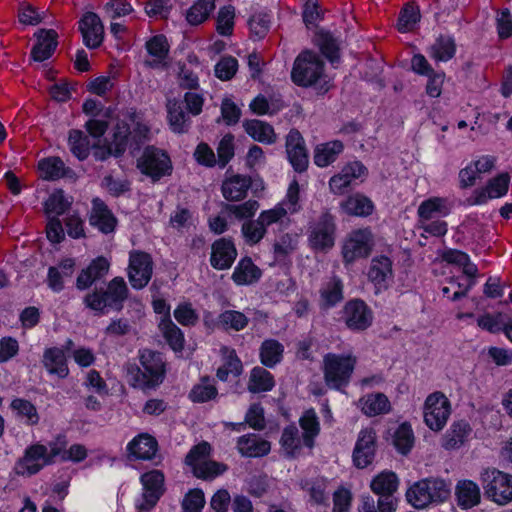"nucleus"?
<instances>
[{"label":"nucleus","instance_id":"1","mask_svg":"<svg viewBox=\"0 0 512 512\" xmlns=\"http://www.w3.org/2000/svg\"><path fill=\"white\" fill-rule=\"evenodd\" d=\"M129 289L123 277L110 280L106 287L94 288L85 294L83 304L95 315H105L109 311L120 312L128 299Z\"/></svg>","mask_w":512,"mask_h":512},{"label":"nucleus","instance_id":"2","mask_svg":"<svg viewBox=\"0 0 512 512\" xmlns=\"http://www.w3.org/2000/svg\"><path fill=\"white\" fill-rule=\"evenodd\" d=\"M299 424L303 430L302 438L295 425L285 427L280 438L281 449L288 459H295L300 455L302 442L304 446L312 449L319 432L318 417L314 409L306 410L300 417Z\"/></svg>","mask_w":512,"mask_h":512},{"label":"nucleus","instance_id":"3","mask_svg":"<svg viewBox=\"0 0 512 512\" xmlns=\"http://www.w3.org/2000/svg\"><path fill=\"white\" fill-rule=\"evenodd\" d=\"M140 363L142 368L136 364H128L126 367L130 385L142 390L154 389L159 386L165 376L161 354L145 350L140 356Z\"/></svg>","mask_w":512,"mask_h":512},{"label":"nucleus","instance_id":"4","mask_svg":"<svg viewBox=\"0 0 512 512\" xmlns=\"http://www.w3.org/2000/svg\"><path fill=\"white\" fill-rule=\"evenodd\" d=\"M450 495L451 483L436 477L421 479L406 492L407 501L417 509L443 503L449 499Z\"/></svg>","mask_w":512,"mask_h":512},{"label":"nucleus","instance_id":"5","mask_svg":"<svg viewBox=\"0 0 512 512\" xmlns=\"http://www.w3.org/2000/svg\"><path fill=\"white\" fill-rule=\"evenodd\" d=\"M356 357L352 355H336L328 353L324 357V378L328 387L341 389L346 387L356 365Z\"/></svg>","mask_w":512,"mask_h":512},{"label":"nucleus","instance_id":"6","mask_svg":"<svg viewBox=\"0 0 512 512\" xmlns=\"http://www.w3.org/2000/svg\"><path fill=\"white\" fill-rule=\"evenodd\" d=\"M485 496L499 505L512 501V476L497 469H487L481 474Z\"/></svg>","mask_w":512,"mask_h":512},{"label":"nucleus","instance_id":"7","mask_svg":"<svg viewBox=\"0 0 512 512\" xmlns=\"http://www.w3.org/2000/svg\"><path fill=\"white\" fill-rule=\"evenodd\" d=\"M320 78V55L311 51H302L295 59L291 71L292 81L303 87L312 86Z\"/></svg>","mask_w":512,"mask_h":512},{"label":"nucleus","instance_id":"8","mask_svg":"<svg viewBox=\"0 0 512 512\" xmlns=\"http://www.w3.org/2000/svg\"><path fill=\"white\" fill-rule=\"evenodd\" d=\"M153 274V260L150 254L133 250L129 254L128 280L133 289L141 290L148 285Z\"/></svg>","mask_w":512,"mask_h":512},{"label":"nucleus","instance_id":"9","mask_svg":"<svg viewBox=\"0 0 512 512\" xmlns=\"http://www.w3.org/2000/svg\"><path fill=\"white\" fill-rule=\"evenodd\" d=\"M373 234L369 228L357 229L350 232L342 247L343 259L352 263L360 258H367L373 249Z\"/></svg>","mask_w":512,"mask_h":512},{"label":"nucleus","instance_id":"10","mask_svg":"<svg viewBox=\"0 0 512 512\" xmlns=\"http://www.w3.org/2000/svg\"><path fill=\"white\" fill-rule=\"evenodd\" d=\"M47 446L35 443L28 446L21 458L15 464V472L21 476H32L40 472L45 466L51 465Z\"/></svg>","mask_w":512,"mask_h":512},{"label":"nucleus","instance_id":"11","mask_svg":"<svg viewBox=\"0 0 512 512\" xmlns=\"http://www.w3.org/2000/svg\"><path fill=\"white\" fill-rule=\"evenodd\" d=\"M138 167L142 173L151 177L154 181L159 180L171 173V160L167 153L154 146H147L143 155L138 160Z\"/></svg>","mask_w":512,"mask_h":512},{"label":"nucleus","instance_id":"12","mask_svg":"<svg viewBox=\"0 0 512 512\" xmlns=\"http://www.w3.org/2000/svg\"><path fill=\"white\" fill-rule=\"evenodd\" d=\"M451 413V405L448 398L441 392L430 394L424 406V421L434 431L441 430Z\"/></svg>","mask_w":512,"mask_h":512},{"label":"nucleus","instance_id":"13","mask_svg":"<svg viewBox=\"0 0 512 512\" xmlns=\"http://www.w3.org/2000/svg\"><path fill=\"white\" fill-rule=\"evenodd\" d=\"M341 40L329 31H322V94L334 87V75L326 73L324 59L337 69L341 63Z\"/></svg>","mask_w":512,"mask_h":512},{"label":"nucleus","instance_id":"14","mask_svg":"<svg viewBox=\"0 0 512 512\" xmlns=\"http://www.w3.org/2000/svg\"><path fill=\"white\" fill-rule=\"evenodd\" d=\"M143 485L142 501L136 504L139 512L152 509L163 495L164 474L160 470H152L141 475Z\"/></svg>","mask_w":512,"mask_h":512},{"label":"nucleus","instance_id":"15","mask_svg":"<svg viewBox=\"0 0 512 512\" xmlns=\"http://www.w3.org/2000/svg\"><path fill=\"white\" fill-rule=\"evenodd\" d=\"M376 450V431L372 427L361 429L352 453L354 465L359 469L368 467L374 461Z\"/></svg>","mask_w":512,"mask_h":512},{"label":"nucleus","instance_id":"16","mask_svg":"<svg viewBox=\"0 0 512 512\" xmlns=\"http://www.w3.org/2000/svg\"><path fill=\"white\" fill-rule=\"evenodd\" d=\"M509 183V174L501 173L490 179L484 188L476 189L473 195L467 199V203L469 205H481L486 203L488 199L500 198L507 194Z\"/></svg>","mask_w":512,"mask_h":512},{"label":"nucleus","instance_id":"17","mask_svg":"<svg viewBox=\"0 0 512 512\" xmlns=\"http://www.w3.org/2000/svg\"><path fill=\"white\" fill-rule=\"evenodd\" d=\"M79 30L86 47L95 49L102 44L104 26L100 17L94 12L85 13L79 21Z\"/></svg>","mask_w":512,"mask_h":512},{"label":"nucleus","instance_id":"18","mask_svg":"<svg viewBox=\"0 0 512 512\" xmlns=\"http://www.w3.org/2000/svg\"><path fill=\"white\" fill-rule=\"evenodd\" d=\"M286 153L289 162L297 172H303L308 166V154L300 132L292 129L286 137Z\"/></svg>","mask_w":512,"mask_h":512},{"label":"nucleus","instance_id":"19","mask_svg":"<svg viewBox=\"0 0 512 512\" xmlns=\"http://www.w3.org/2000/svg\"><path fill=\"white\" fill-rule=\"evenodd\" d=\"M346 325L352 330H365L372 323V312L361 300L349 301L344 307Z\"/></svg>","mask_w":512,"mask_h":512},{"label":"nucleus","instance_id":"20","mask_svg":"<svg viewBox=\"0 0 512 512\" xmlns=\"http://www.w3.org/2000/svg\"><path fill=\"white\" fill-rule=\"evenodd\" d=\"M210 264L217 270H225L232 266L237 257V250L232 240L220 238L211 247Z\"/></svg>","mask_w":512,"mask_h":512},{"label":"nucleus","instance_id":"21","mask_svg":"<svg viewBox=\"0 0 512 512\" xmlns=\"http://www.w3.org/2000/svg\"><path fill=\"white\" fill-rule=\"evenodd\" d=\"M367 174V168L360 162L354 161L345 165L341 172L330 179L331 190L336 194L345 193L351 182Z\"/></svg>","mask_w":512,"mask_h":512},{"label":"nucleus","instance_id":"22","mask_svg":"<svg viewBox=\"0 0 512 512\" xmlns=\"http://www.w3.org/2000/svg\"><path fill=\"white\" fill-rule=\"evenodd\" d=\"M109 268L110 263L105 257H97L80 272L76 279V288L81 291L90 288L108 274Z\"/></svg>","mask_w":512,"mask_h":512},{"label":"nucleus","instance_id":"23","mask_svg":"<svg viewBox=\"0 0 512 512\" xmlns=\"http://www.w3.org/2000/svg\"><path fill=\"white\" fill-rule=\"evenodd\" d=\"M89 223L102 233L108 234L114 231L117 220L107 205L101 199L95 198L92 201Z\"/></svg>","mask_w":512,"mask_h":512},{"label":"nucleus","instance_id":"24","mask_svg":"<svg viewBox=\"0 0 512 512\" xmlns=\"http://www.w3.org/2000/svg\"><path fill=\"white\" fill-rule=\"evenodd\" d=\"M35 36L37 41L31 50V58L36 62H43L49 59L56 50L58 35L53 29H41Z\"/></svg>","mask_w":512,"mask_h":512},{"label":"nucleus","instance_id":"25","mask_svg":"<svg viewBox=\"0 0 512 512\" xmlns=\"http://www.w3.org/2000/svg\"><path fill=\"white\" fill-rule=\"evenodd\" d=\"M42 364L51 375L63 379L69 374L67 359L64 349L59 347H51L44 350Z\"/></svg>","mask_w":512,"mask_h":512},{"label":"nucleus","instance_id":"26","mask_svg":"<svg viewBox=\"0 0 512 512\" xmlns=\"http://www.w3.org/2000/svg\"><path fill=\"white\" fill-rule=\"evenodd\" d=\"M457 504L462 509H470L477 506L481 500L479 486L471 480H460L455 486Z\"/></svg>","mask_w":512,"mask_h":512},{"label":"nucleus","instance_id":"27","mask_svg":"<svg viewBox=\"0 0 512 512\" xmlns=\"http://www.w3.org/2000/svg\"><path fill=\"white\" fill-rule=\"evenodd\" d=\"M166 107L170 129L177 134L188 132L191 121L189 115L184 111L182 102L177 99H169Z\"/></svg>","mask_w":512,"mask_h":512},{"label":"nucleus","instance_id":"28","mask_svg":"<svg viewBox=\"0 0 512 512\" xmlns=\"http://www.w3.org/2000/svg\"><path fill=\"white\" fill-rule=\"evenodd\" d=\"M237 449L245 457H261L270 452V443L256 434H247L238 438Z\"/></svg>","mask_w":512,"mask_h":512},{"label":"nucleus","instance_id":"29","mask_svg":"<svg viewBox=\"0 0 512 512\" xmlns=\"http://www.w3.org/2000/svg\"><path fill=\"white\" fill-rule=\"evenodd\" d=\"M158 449V443L154 437L149 434H140L129 442L127 450L135 459H152Z\"/></svg>","mask_w":512,"mask_h":512},{"label":"nucleus","instance_id":"30","mask_svg":"<svg viewBox=\"0 0 512 512\" xmlns=\"http://www.w3.org/2000/svg\"><path fill=\"white\" fill-rule=\"evenodd\" d=\"M251 186V178L243 175H234L223 181L222 194L228 201H240L246 197Z\"/></svg>","mask_w":512,"mask_h":512},{"label":"nucleus","instance_id":"31","mask_svg":"<svg viewBox=\"0 0 512 512\" xmlns=\"http://www.w3.org/2000/svg\"><path fill=\"white\" fill-rule=\"evenodd\" d=\"M261 275V270L253 263L252 259L244 257L236 265L232 280L237 285H250L257 282Z\"/></svg>","mask_w":512,"mask_h":512},{"label":"nucleus","instance_id":"32","mask_svg":"<svg viewBox=\"0 0 512 512\" xmlns=\"http://www.w3.org/2000/svg\"><path fill=\"white\" fill-rule=\"evenodd\" d=\"M470 433L471 427L469 423L464 420L454 422L443 437V448L446 450L460 448L466 442Z\"/></svg>","mask_w":512,"mask_h":512},{"label":"nucleus","instance_id":"33","mask_svg":"<svg viewBox=\"0 0 512 512\" xmlns=\"http://www.w3.org/2000/svg\"><path fill=\"white\" fill-rule=\"evenodd\" d=\"M303 22L309 31H312L314 37L312 39L315 46L320 47V32H319V0H306L303 5L302 12Z\"/></svg>","mask_w":512,"mask_h":512},{"label":"nucleus","instance_id":"34","mask_svg":"<svg viewBox=\"0 0 512 512\" xmlns=\"http://www.w3.org/2000/svg\"><path fill=\"white\" fill-rule=\"evenodd\" d=\"M398 486L399 479L392 471H382L370 483V489L378 496L394 495Z\"/></svg>","mask_w":512,"mask_h":512},{"label":"nucleus","instance_id":"35","mask_svg":"<svg viewBox=\"0 0 512 512\" xmlns=\"http://www.w3.org/2000/svg\"><path fill=\"white\" fill-rule=\"evenodd\" d=\"M275 385L273 375L263 367H254L249 376L248 391L251 393L268 392Z\"/></svg>","mask_w":512,"mask_h":512},{"label":"nucleus","instance_id":"36","mask_svg":"<svg viewBox=\"0 0 512 512\" xmlns=\"http://www.w3.org/2000/svg\"><path fill=\"white\" fill-rule=\"evenodd\" d=\"M341 208L348 215L365 217L372 213L374 205L367 196L357 193L343 201Z\"/></svg>","mask_w":512,"mask_h":512},{"label":"nucleus","instance_id":"37","mask_svg":"<svg viewBox=\"0 0 512 512\" xmlns=\"http://www.w3.org/2000/svg\"><path fill=\"white\" fill-rule=\"evenodd\" d=\"M284 346L275 339H267L262 342L259 350L261 363L273 368L281 362L283 358Z\"/></svg>","mask_w":512,"mask_h":512},{"label":"nucleus","instance_id":"38","mask_svg":"<svg viewBox=\"0 0 512 512\" xmlns=\"http://www.w3.org/2000/svg\"><path fill=\"white\" fill-rule=\"evenodd\" d=\"M38 168L42 178L49 181L65 177L71 172L69 168L65 167L64 162L59 157H48L40 160Z\"/></svg>","mask_w":512,"mask_h":512},{"label":"nucleus","instance_id":"39","mask_svg":"<svg viewBox=\"0 0 512 512\" xmlns=\"http://www.w3.org/2000/svg\"><path fill=\"white\" fill-rule=\"evenodd\" d=\"M456 44L448 35H440L430 46L429 55L436 61L446 62L454 57Z\"/></svg>","mask_w":512,"mask_h":512},{"label":"nucleus","instance_id":"40","mask_svg":"<svg viewBox=\"0 0 512 512\" xmlns=\"http://www.w3.org/2000/svg\"><path fill=\"white\" fill-rule=\"evenodd\" d=\"M243 126L246 133L254 140L268 144L275 142L276 135L271 125L263 121L253 119L245 121Z\"/></svg>","mask_w":512,"mask_h":512},{"label":"nucleus","instance_id":"41","mask_svg":"<svg viewBox=\"0 0 512 512\" xmlns=\"http://www.w3.org/2000/svg\"><path fill=\"white\" fill-rule=\"evenodd\" d=\"M215 9V0H197L186 12V20L197 26L206 21Z\"/></svg>","mask_w":512,"mask_h":512},{"label":"nucleus","instance_id":"42","mask_svg":"<svg viewBox=\"0 0 512 512\" xmlns=\"http://www.w3.org/2000/svg\"><path fill=\"white\" fill-rule=\"evenodd\" d=\"M449 212L446 200L438 197L425 200L418 207V215L424 220H430L437 215L446 216Z\"/></svg>","mask_w":512,"mask_h":512},{"label":"nucleus","instance_id":"43","mask_svg":"<svg viewBox=\"0 0 512 512\" xmlns=\"http://www.w3.org/2000/svg\"><path fill=\"white\" fill-rule=\"evenodd\" d=\"M68 142L70 151L79 160L83 161L89 156L92 145L90 144L89 137L83 131L71 130L69 132Z\"/></svg>","mask_w":512,"mask_h":512},{"label":"nucleus","instance_id":"44","mask_svg":"<svg viewBox=\"0 0 512 512\" xmlns=\"http://www.w3.org/2000/svg\"><path fill=\"white\" fill-rule=\"evenodd\" d=\"M361 401L362 411L367 416H376L390 411V402L383 393L370 394Z\"/></svg>","mask_w":512,"mask_h":512},{"label":"nucleus","instance_id":"45","mask_svg":"<svg viewBox=\"0 0 512 512\" xmlns=\"http://www.w3.org/2000/svg\"><path fill=\"white\" fill-rule=\"evenodd\" d=\"M392 443L399 453L407 455L414 445V434L411 426L407 423L399 425L393 433Z\"/></svg>","mask_w":512,"mask_h":512},{"label":"nucleus","instance_id":"46","mask_svg":"<svg viewBox=\"0 0 512 512\" xmlns=\"http://www.w3.org/2000/svg\"><path fill=\"white\" fill-rule=\"evenodd\" d=\"M130 134V128L126 123H118L115 126L112 140L108 143L113 149L115 157L122 156L127 147L130 148Z\"/></svg>","mask_w":512,"mask_h":512},{"label":"nucleus","instance_id":"47","mask_svg":"<svg viewBox=\"0 0 512 512\" xmlns=\"http://www.w3.org/2000/svg\"><path fill=\"white\" fill-rule=\"evenodd\" d=\"M146 48L148 53L156 58L152 62H146L152 68L158 67V65L167 57L169 52V45L164 35L152 37L146 43Z\"/></svg>","mask_w":512,"mask_h":512},{"label":"nucleus","instance_id":"48","mask_svg":"<svg viewBox=\"0 0 512 512\" xmlns=\"http://www.w3.org/2000/svg\"><path fill=\"white\" fill-rule=\"evenodd\" d=\"M163 336L174 351H182L184 347V335L170 318L163 320L159 325Z\"/></svg>","mask_w":512,"mask_h":512},{"label":"nucleus","instance_id":"49","mask_svg":"<svg viewBox=\"0 0 512 512\" xmlns=\"http://www.w3.org/2000/svg\"><path fill=\"white\" fill-rule=\"evenodd\" d=\"M420 18L419 7L414 2H409L400 11L397 28L400 32L410 31Z\"/></svg>","mask_w":512,"mask_h":512},{"label":"nucleus","instance_id":"50","mask_svg":"<svg viewBox=\"0 0 512 512\" xmlns=\"http://www.w3.org/2000/svg\"><path fill=\"white\" fill-rule=\"evenodd\" d=\"M70 206L71 201L65 197L61 189L54 191L44 203L45 213L48 217H52V214H55L56 217L63 215Z\"/></svg>","mask_w":512,"mask_h":512},{"label":"nucleus","instance_id":"51","mask_svg":"<svg viewBox=\"0 0 512 512\" xmlns=\"http://www.w3.org/2000/svg\"><path fill=\"white\" fill-rule=\"evenodd\" d=\"M392 275V262L386 256L376 257L371 262L368 276L374 283H383Z\"/></svg>","mask_w":512,"mask_h":512},{"label":"nucleus","instance_id":"52","mask_svg":"<svg viewBox=\"0 0 512 512\" xmlns=\"http://www.w3.org/2000/svg\"><path fill=\"white\" fill-rule=\"evenodd\" d=\"M344 299L343 295V284L339 278H332L327 283L326 288L322 291V309L330 308L338 303H341Z\"/></svg>","mask_w":512,"mask_h":512},{"label":"nucleus","instance_id":"53","mask_svg":"<svg viewBox=\"0 0 512 512\" xmlns=\"http://www.w3.org/2000/svg\"><path fill=\"white\" fill-rule=\"evenodd\" d=\"M217 388L210 383L208 377H203L201 382L194 385L189 393V398L194 403H204L216 398Z\"/></svg>","mask_w":512,"mask_h":512},{"label":"nucleus","instance_id":"54","mask_svg":"<svg viewBox=\"0 0 512 512\" xmlns=\"http://www.w3.org/2000/svg\"><path fill=\"white\" fill-rule=\"evenodd\" d=\"M10 407L18 416L25 418L28 425H37L40 417L34 404L22 398L12 400Z\"/></svg>","mask_w":512,"mask_h":512},{"label":"nucleus","instance_id":"55","mask_svg":"<svg viewBox=\"0 0 512 512\" xmlns=\"http://www.w3.org/2000/svg\"><path fill=\"white\" fill-rule=\"evenodd\" d=\"M235 8L232 5L219 9L216 18V30L222 36H230L233 33Z\"/></svg>","mask_w":512,"mask_h":512},{"label":"nucleus","instance_id":"56","mask_svg":"<svg viewBox=\"0 0 512 512\" xmlns=\"http://www.w3.org/2000/svg\"><path fill=\"white\" fill-rule=\"evenodd\" d=\"M219 323L225 329L241 331L248 325L249 319L240 311L226 310L219 315Z\"/></svg>","mask_w":512,"mask_h":512},{"label":"nucleus","instance_id":"57","mask_svg":"<svg viewBox=\"0 0 512 512\" xmlns=\"http://www.w3.org/2000/svg\"><path fill=\"white\" fill-rule=\"evenodd\" d=\"M241 232L245 241L254 245L260 242L266 233V227L258 217L256 220H249L242 224Z\"/></svg>","mask_w":512,"mask_h":512},{"label":"nucleus","instance_id":"58","mask_svg":"<svg viewBox=\"0 0 512 512\" xmlns=\"http://www.w3.org/2000/svg\"><path fill=\"white\" fill-rule=\"evenodd\" d=\"M193 473L197 478L212 479L221 475L226 470V465L215 461H202L195 465Z\"/></svg>","mask_w":512,"mask_h":512},{"label":"nucleus","instance_id":"59","mask_svg":"<svg viewBox=\"0 0 512 512\" xmlns=\"http://www.w3.org/2000/svg\"><path fill=\"white\" fill-rule=\"evenodd\" d=\"M234 157V136L226 134L217 146V165L224 168Z\"/></svg>","mask_w":512,"mask_h":512},{"label":"nucleus","instance_id":"60","mask_svg":"<svg viewBox=\"0 0 512 512\" xmlns=\"http://www.w3.org/2000/svg\"><path fill=\"white\" fill-rule=\"evenodd\" d=\"M225 210L233 214L237 219L251 218L259 208V203L256 200H248L242 204H225Z\"/></svg>","mask_w":512,"mask_h":512},{"label":"nucleus","instance_id":"61","mask_svg":"<svg viewBox=\"0 0 512 512\" xmlns=\"http://www.w3.org/2000/svg\"><path fill=\"white\" fill-rule=\"evenodd\" d=\"M205 505L204 493L200 489L190 490L182 501V512H201Z\"/></svg>","mask_w":512,"mask_h":512},{"label":"nucleus","instance_id":"62","mask_svg":"<svg viewBox=\"0 0 512 512\" xmlns=\"http://www.w3.org/2000/svg\"><path fill=\"white\" fill-rule=\"evenodd\" d=\"M238 69V61L232 56L223 57L215 65V75L223 81L230 80Z\"/></svg>","mask_w":512,"mask_h":512},{"label":"nucleus","instance_id":"63","mask_svg":"<svg viewBox=\"0 0 512 512\" xmlns=\"http://www.w3.org/2000/svg\"><path fill=\"white\" fill-rule=\"evenodd\" d=\"M252 35L261 39L269 31L270 19L268 14L259 12L252 15L248 21Z\"/></svg>","mask_w":512,"mask_h":512},{"label":"nucleus","instance_id":"64","mask_svg":"<svg viewBox=\"0 0 512 512\" xmlns=\"http://www.w3.org/2000/svg\"><path fill=\"white\" fill-rule=\"evenodd\" d=\"M352 502L350 490L340 487L333 493V512H349Z\"/></svg>","mask_w":512,"mask_h":512}]
</instances>
